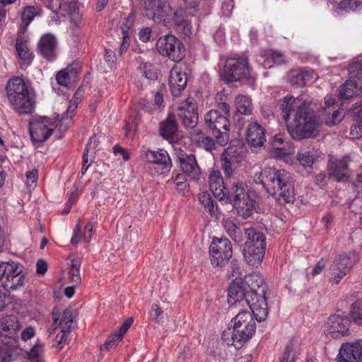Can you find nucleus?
I'll return each mask as SVG.
<instances>
[{"label": "nucleus", "instance_id": "obj_1", "mask_svg": "<svg viewBox=\"0 0 362 362\" xmlns=\"http://www.w3.org/2000/svg\"><path fill=\"white\" fill-rule=\"evenodd\" d=\"M254 181L260 184L280 204L294 201V185L289 173L285 170L267 167L254 175Z\"/></svg>", "mask_w": 362, "mask_h": 362}, {"label": "nucleus", "instance_id": "obj_2", "mask_svg": "<svg viewBox=\"0 0 362 362\" xmlns=\"http://www.w3.org/2000/svg\"><path fill=\"white\" fill-rule=\"evenodd\" d=\"M320 122L316 115L309 111V107H305L295 112L292 120L287 123V129L293 139H309L315 135Z\"/></svg>", "mask_w": 362, "mask_h": 362}, {"label": "nucleus", "instance_id": "obj_3", "mask_svg": "<svg viewBox=\"0 0 362 362\" xmlns=\"http://www.w3.org/2000/svg\"><path fill=\"white\" fill-rule=\"evenodd\" d=\"M255 315L250 311L243 310L239 312L232 320L233 331L230 328L224 331L223 337L227 334L231 337L232 345L236 349H240L243 344L250 340L256 330V324L254 320Z\"/></svg>", "mask_w": 362, "mask_h": 362}, {"label": "nucleus", "instance_id": "obj_4", "mask_svg": "<svg viewBox=\"0 0 362 362\" xmlns=\"http://www.w3.org/2000/svg\"><path fill=\"white\" fill-rule=\"evenodd\" d=\"M246 288L249 290L251 294L250 297L254 299H250L253 308V314L258 322L264 321L268 314V307L266 299V286L263 278L259 274H251L245 277L243 280Z\"/></svg>", "mask_w": 362, "mask_h": 362}, {"label": "nucleus", "instance_id": "obj_5", "mask_svg": "<svg viewBox=\"0 0 362 362\" xmlns=\"http://www.w3.org/2000/svg\"><path fill=\"white\" fill-rule=\"evenodd\" d=\"M6 93L10 103L19 114H28L34 109L33 97L21 78L16 77L8 81Z\"/></svg>", "mask_w": 362, "mask_h": 362}, {"label": "nucleus", "instance_id": "obj_6", "mask_svg": "<svg viewBox=\"0 0 362 362\" xmlns=\"http://www.w3.org/2000/svg\"><path fill=\"white\" fill-rule=\"evenodd\" d=\"M231 202L239 216L250 217L256 205L255 194L247 189L243 182H234L231 189Z\"/></svg>", "mask_w": 362, "mask_h": 362}, {"label": "nucleus", "instance_id": "obj_7", "mask_svg": "<svg viewBox=\"0 0 362 362\" xmlns=\"http://www.w3.org/2000/svg\"><path fill=\"white\" fill-rule=\"evenodd\" d=\"M204 123L211 131L216 143L224 146L229 141L230 122L227 116L216 110L209 111L204 116Z\"/></svg>", "mask_w": 362, "mask_h": 362}, {"label": "nucleus", "instance_id": "obj_8", "mask_svg": "<svg viewBox=\"0 0 362 362\" xmlns=\"http://www.w3.org/2000/svg\"><path fill=\"white\" fill-rule=\"evenodd\" d=\"M25 275L23 266L14 261L0 262V281L7 291H14L23 286Z\"/></svg>", "mask_w": 362, "mask_h": 362}, {"label": "nucleus", "instance_id": "obj_9", "mask_svg": "<svg viewBox=\"0 0 362 362\" xmlns=\"http://www.w3.org/2000/svg\"><path fill=\"white\" fill-rule=\"evenodd\" d=\"M221 76L227 83L249 78L250 73L247 60L245 58H228Z\"/></svg>", "mask_w": 362, "mask_h": 362}, {"label": "nucleus", "instance_id": "obj_10", "mask_svg": "<svg viewBox=\"0 0 362 362\" xmlns=\"http://www.w3.org/2000/svg\"><path fill=\"white\" fill-rule=\"evenodd\" d=\"M358 259V255L354 252L336 256L329 267L330 280L338 284Z\"/></svg>", "mask_w": 362, "mask_h": 362}, {"label": "nucleus", "instance_id": "obj_11", "mask_svg": "<svg viewBox=\"0 0 362 362\" xmlns=\"http://www.w3.org/2000/svg\"><path fill=\"white\" fill-rule=\"evenodd\" d=\"M158 52L172 61L180 62L185 57V49L183 44L173 35L160 37L156 42Z\"/></svg>", "mask_w": 362, "mask_h": 362}, {"label": "nucleus", "instance_id": "obj_12", "mask_svg": "<svg viewBox=\"0 0 362 362\" xmlns=\"http://www.w3.org/2000/svg\"><path fill=\"white\" fill-rule=\"evenodd\" d=\"M146 16L156 23L166 25L172 13L169 0H144Z\"/></svg>", "mask_w": 362, "mask_h": 362}, {"label": "nucleus", "instance_id": "obj_13", "mask_svg": "<svg viewBox=\"0 0 362 362\" xmlns=\"http://www.w3.org/2000/svg\"><path fill=\"white\" fill-rule=\"evenodd\" d=\"M211 264L223 267L232 257V245L228 238H214L209 248Z\"/></svg>", "mask_w": 362, "mask_h": 362}, {"label": "nucleus", "instance_id": "obj_14", "mask_svg": "<svg viewBox=\"0 0 362 362\" xmlns=\"http://www.w3.org/2000/svg\"><path fill=\"white\" fill-rule=\"evenodd\" d=\"M29 132L34 144H42L53 133L54 125L47 117L32 118L29 124Z\"/></svg>", "mask_w": 362, "mask_h": 362}, {"label": "nucleus", "instance_id": "obj_15", "mask_svg": "<svg viewBox=\"0 0 362 362\" xmlns=\"http://www.w3.org/2000/svg\"><path fill=\"white\" fill-rule=\"evenodd\" d=\"M250 295L243 280L236 279L233 281L228 288V302L230 305H235L237 303L242 306L247 305L253 313V308L251 306L252 303L250 302V299L254 298H251Z\"/></svg>", "mask_w": 362, "mask_h": 362}, {"label": "nucleus", "instance_id": "obj_16", "mask_svg": "<svg viewBox=\"0 0 362 362\" xmlns=\"http://www.w3.org/2000/svg\"><path fill=\"white\" fill-rule=\"evenodd\" d=\"M21 325L16 316L10 315L0 320V335L4 339H9L10 342H5L11 346L19 345V331Z\"/></svg>", "mask_w": 362, "mask_h": 362}, {"label": "nucleus", "instance_id": "obj_17", "mask_svg": "<svg viewBox=\"0 0 362 362\" xmlns=\"http://www.w3.org/2000/svg\"><path fill=\"white\" fill-rule=\"evenodd\" d=\"M141 157L147 163L156 165L160 169V173H168L172 168L171 158L167 151L160 148L158 151L143 149Z\"/></svg>", "mask_w": 362, "mask_h": 362}, {"label": "nucleus", "instance_id": "obj_18", "mask_svg": "<svg viewBox=\"0 0 362 362\" xmlns=\"http://www.w3.org/2000/svg\"><path fill=\"white\" fill-rule=\"evenodd\" d=\"M279 108L282 112L283 119L287 123L290 116H293L295 112L300 109L309 107V103L302 97L294 98L291 95H287L279 101Z\"/></svg>", "mask_w": 362, "mask_h": 362}, {"label": "nucleus", "instance_id": "obj_19", "mask_svg": "<svg viewBox=\"0 0 362 362\" xmlns=\"http://www.w3.org/2000/svg\"><path fill=\"white\" fill-rule=\"evenodd\" d=\"M178 116L183 124L188 128L194 127L198 122L197 104L193 98H187L178 109Z\"/></svg>", "mask_w": 362, "mask_h": 362}, {"label": "nucleus", "instance_id": "obj_20", "mask_svg": "<svg viewBox=\"0 0 362 362\" xmlns=\"http://www.w3.org/2000/svg\"><path fill=\"white\" fill-rule=\"evenodd\" d=\"M350 325L351 321L346 316L334 315L327 322V332L334 338L348 335Z\"/></svg>", "mask_w": 362, "mask_h": 362}, {"label": "nucleus", "instance_id": "obj_21", "mask_svg": "<svg viewBox=\"0 0 362 362\" xmlns=\"http://www.w3.org/2000/svg\"><path fill=\"white\" fill-rule=\"evenodd\" d=\"M339 362H362V344L360 340L344 344L337 356Z\"/></svg>", "mask_w": 362, "mask_h": 362}, {"label": "nucleus", "instance_id": "obj_22", "mask_svg": "<svg viewBox=\"0 0 362 362\" xmlns=\"http://www.w3.org/2000/svg\"><path fill=\"white\" fill-rule=\"evenodd\" d=\"M350 161L349 156L341 159L331 157L328 164L329 175L338 182L346 181L349 178L348 164Z\"/></svg>", "mask_w": 362, "mask_h": 362}, {"label": "nucleus", "instance_id": "obj_23", "mask_svg": "<svg viewBox=\"0 0 362 362\" xmlns=\"http://www.w3.org/2000/svg\"><path fill=\"white\" fill-rule=\"evenodd\" d=\"M241 159L240 153H237L236 148L229 147L224 150L221 156V168L225 175L231 177Z\"/></svg>", "mask_w": 362, "mask_h": 362}, {"label": "nucleus", "instance_id": "obj_24", "mask_svg": "<svg viewBox=\"0 0 362 362\" xmlns=\"http://www.w3.org/2000/svg\"><path fill=\"white\" fill-rule=\"evenodd\" d=\"M246 141L252 147H261L266 141L264 129L257 122H252L247 126Z\"/></svg>", "mask_w": 362, "mask_h": 362}, {"label": "nucleus", "instance_id": "obj_25", "mask_svg": "<svg viewBox=\"0 0 362 362\" xmlns=\"http://www.w3.org/2000/svg\"><path fill=\"white\" fill-rule=\"evenodd\" d=\"M187 75L178 66H174L170 72L169 87L172 94L178 96L187 86Z\"/></svg>", "mask_w": 362, "mask_h": 362}, {"label": "nucleus", "instance_id": "obj_26", "mask_svg": "<svg viewBox=\"0 0 362 362\" xmlns=\"http://www.w3.org/2000/svg\"><path fill=\"white\" fill-rule=\"evenodd\" d=\"M16 50L19 59L22 62L21 69H25L33 60V53L28 45V38L23 33L18 35L16 42Z\"/></svg>", "mask_w": 362, "mask_h": 362}, {"label": "nucleus", "instance_id": "obj_27", "mask_svg": "<svg viewBox=\"0 0 362 362\" xmlns=\"http://www.w3.org/2000/svg\"><path fill=\"white\" fill-rule=\"evenodd\" d=\"M209 185L214 196L219 200L228 199V192L223 185V179L218 170H213L209 177Z\"/></svg>", "mask_w": 362, "mask_h": 362}, {"label": "nucleus", "instance_id": "obj_28", "mask_svg": "<svg viewBox=\"0 0 362 362\" xmlns=\"http://www.w3.org/2000/svg\"><path fill=\"white\" fill-rule=\"evenodd\" d=\"M334 103L335 100L332 96L325 98L326 107L323 109L324 113L320 115L321 122L329 126L334 125L341 120L339 111L334 107Z\"/></svg>", "mask_w": 362, "mask_h": 362}, {"label": "nucleus", "instance_id": "obj_29", "mask_svg": "<svg viewBox=\"0 0 362 362\" xmlns=\"http://www.w3.org/2000/svg\"><path fill=\"white\" fill-rule=\"evenodd\" d=\"M57 46V39L51 34L42 35L38 42V47L41 54L48 61H52L55 58V49Z\"/></svg>", "mask_w": 362, "mask_h": 362}, {"label": "nucleus", "instance_id": "obj_30", "mask_svg": "<svg viewBox=\"0 0 362 362\" xmlns=\"http://www.w3.org/2000/svg\"><path fill=\"white\" fill-rule=\"evenodd\" d=\"M315 76L316 74L313 70H293L288 75V81L292 86L303 87Z\"/></svg>", "mask_w": 362, "mask_h": 362}, {"label": "nucleus", "instance_id": "obj_31", "mask_svg": "<svg viewBox=\"0 0 362 362\" xmlns=\"http://www.w3.org/2000/svg\"><path fill=\"white\" fill-rule=\"evenodd\" d=\"M265 254V247H244L243 255L246 262L253 267H257L261 264Z\"/></svg>", "mask_w": 362, "mask_h": 362}, {"label": "nucleus", "instance_id": "obj_32", "mask_svg": "<svg viewBox=\"0 0 362 362\" xmlns=\"http://www.w3.org/2000/svg\"><path fill=\"white\" fill-rule=\"evenodd\" d=\"M185 11L182 8H179L172 11L168 21L166 24L173 22L176 26L177 30L182 31L185 35L191 33L192 26L187 19L185 18Z\"/></svg>", "mask_w": 362, "mask_h": 362}, {"label": "nucleus", "instance_id": "obj_33", "mask_svg": "<svg viewBox=\"0 0 362 362\" xmlns=\"http://www.w3.org/2000/svg\"><path fill=\"white\" fill-rule=\"evenodd\" d=\"M245 235L247 240L244 247H265L266 238L262 233L257 231L254 228H250L245 230Z\"/></svg>", "mask_w": 362, "mask_h": 362}, {"label": "nucleus", "instance_id": "obj_34", "mask_svg": "<svg viewBox=\"0 0 362 362\" xmlns=\"http://www.w3.org/2000/svg\"><path fill=\"white\" fill-rule=\"evenodd\" d=\"M183 173L189 179L198 180L201 176V171L197 165L195 156L190 154L189 159L184 162L180 165Z\"/></svg>", "mask_w": 362, "mask_h": 362}, {"label": "nucleus", "instance_id": "obj_35", "mask_svg": "<svg viewBox=\"0 0 362 362\" xmlns=\"http://www.w3.org/2000/svg\"><path fill=\"white\" fill-rule=\"evenodd\" d=\"M78 74L77 68L70 65L57 73L56 80L60 86L66 87L69 83L75 81Z\"/></svg>", "mask_w": 362, "mask_h": 362}, {"label": "nucleus", "instance_id": "obj_36", "mask_svg": "<svg viewBox=\"0 0 362 362\" xmlns=\"http://www.w3.org/2000/svg\"><path fill=\"white\" fill-rule=\"evenodd\" d=\"M192 139L194 141L197 145L207 151H211L215 148V142L214 139L204 134L200 130H195L192 134Z\"/></svg>", "mask_w": 362, "mask_h": 362}, {"label": "nucleus", "instance_id": "obj_37", "mask_svg": "<svg viewBox=\"0 0 362 362\" xmlns=\"http://www.w3.org/2000/svg\"><path fill=\"white\" fill-rule=\"evenodd\" d=\"M298 350V344L294 338L291 339L286 345L280 362H294Z\"/></svg>", "mask_w": 362, "mask_h": 362}, {"label": "nucleus", "instance_id": "obj_38", "mask_svg": "<svg viewBox=\"0 0 362 362\" xmlns=\"http://www.w3.org/2000/svg\"><path fill=\"white\" fill-rule=\"evenodd\" d=\"M73 325V315L70 310L66 309L59 318H54V329L59 326L64 332H71Z\"/></svg>", "mask_w": 362, "mask_h": 362}, {"label": "nucleus", "instance_id": "obj_39", "mask_svg": "<svg viewBox=\"0 0 362 362\" xmlns=\"http://www.w3.org/2000/svg\"><path fill=\"white\" fill-rule=\"evenodd\" d=\"M317 158V152L308 148H301L297 154L298 160L304 167H311Z\"/></svg>", "mask_w": 362, "mask_h": 362}, {"label": "nucleus", "instance_id": "obj_40", "mask_svg": "<svg viewBox=\"0 0 362 362\" xmlns=\"http://www.w3.org/2000/svg\"><path fill=\"white\" fill-rule=\"evenodd\" d=\"M198 199L205 210L208 211L211 216L218 217V212L217 206H215L214 202L209 193H200L198 196Z\"/></svg>", "mask_w": 362, "mask_h": 362}, {"label": "nucleus", "instance_id": "obj_41", "mask_svg": "<svg viewBox=\"0 0 362 362\" xmlns=\"http://www.w3.org/2000/svg\"><path fill=\"white\" fill-rule=\"evenodd\" d=\"M177 131V123L172 118H168L160 123V134L165 139H173V135Z\"/></svg>", "mask_w": 362, "mask_h": 362}, {"label": "nucleus", "instance_id": "obj_42", "mask_svg": "<svg viewBox=\"0 0 362 362\" xmlns=\"http://www.w3.org/2000/svg\"><path fill=\"white\" fill-rule=\"evenodd\" d=\"M40 12L41 8L37 6H27L24 7L21 12V21L23 28L25 29L34 19L35 16L39 15Z\"/></svg>", "mask_w": 362, "mask_h": 362}, {"label": "nucleus", "instance_id": "obj_43", "mask_svg": "<svg viewBox=\"0 0 362 362\" xmlns=\"http://www.w3.org/2000/svg\"><path fill=\"white\" fill-rule=\"evenodd\" d=\"M93 230V224L91 223H88L85 226L83 234L80 235V226L78 224H77L76 228L74 229V235L71 239V243L73 245H77L81 238H83L85 242H89L91 239Z\"/></svg>", "mask_w": 362, "mask_h": 362}, {"label": "nucleus", "instance_id": "obj_44", "mask_svg": "<svg viewBox=\"0 0 362 362\" xmlns=\"http://www.w3.org/2000/svg\"><path fill=\"white\" fill-rule=\"evenodd\" d=\"M82 96L83 92L81 88H78L73 97V100L70 102V105L68 107L66 111L63 114L62 119L67 120L71 119L74 115L77 105L78 102L81 101Z\"/></svg>", "mask_w": 362, "mask_h": 362}, {"label": "nucleus", "instance_id": "obj_45", "mask_svg": "<svg viewBox=\"0 0 362 362\" xmlns=\"http://www.w3.org/2000/svg\"><path fill=\"white\" fill-rule=\"evenodd\" d=\"M235 103L237 110L242 115H247L251 112V101L250 98L245 95H238L235 98Z\"/></svg>", "mask_w": 362, "mask_h": 362}, {"label": "nucleus", "instance_id": "obj_46", "mask_svg": "<svg viewBox=\"0 0 362 362\" xmlns=\"http://www.w3.org/2000/svg\"><path fill=\"white\" fill-rule=\"evenodd\" d=\"M358 91L357 86L351 81H346L341 88L339 95L342 100L353 98Z\"/></svg>", "mask_w": 362, "mask_h": 362}, {"label": "nucleus", "instance_id": "obj_47", "mask_svg": "<svg viewBox=\"0 0 362 362\" xmlns=\"http://www.w3.org/2000/svg\"><path fill=\"white\" fill-rule=\"evenodd\" d=\"M362 8V3L358 1L352 0H341L340 1L337 6V11L338 13L344 11H347L350 8L353 11L360 10Z\"/></svg>", "mask_w": 362, "mask_h": 362}, {"label": "nucleus", "instance_id": "obj_48", "mask_svg": "<svg viewBox=\"0 0 362 362\" xmlns=\"http://www.w3.org/2000/svg\"><path fill=\"white\" fill-rule=\"evenodd\" d=\"M44 351V346L40 341L33 346V348L28 353L29 360L33 362H42V355Z\"/></svg>", "mask_w": 362, "mask_h": 362}, {"label": "nucleus", "instance_id": "obj_49", "mask_svg": "<svg viewBox=\"0 0 362 362\" xmlns=\"http://www.w3.org/2000/svg\"><path fill=\"white\" fill-rule=\"evenodd\" d=\"M351 317L355 322L362 325V299H358L352 304Z\"/></svg>", "mask_w": 362, "mask_h": 362}, {"label": "nucleus", "instance_id": "obj_50", "mask_svg": "<svg viewBox=\"0 0 362 362\" xmlns=\"http://www.w3.org/2000/svg\"><path fill=\"white\" fill-rule=\"evenodd\" d=\"M267 59L265 60L264 62V66H272V65L269 64V59H271L274 64H282L286 62L285 57L284 54L279 52L277 51H273L270 50L268 51L267 53Z\"/></svg>", "mask_w": 362, "mask_h": 362}, {"label": "nucleus", "instance_id": "obj_51", "mask_svg": "<svg viewBox=\"0 0 362 362\" xmlns=\"http://www.w3.org/2000/svg\"><path fill=\"white\" fill-rule=\"evenodd\" d=\"M123 335L118 331L112 334L100 346L101 349L110 350L117 346V344L122 339Z\"/></svg>", "mask_w": 362, "mask_h": 362}, {"label": "nucleus", "instance_id": "obj_52", "mask_svg": "<svg viewBox=\"0 0 362 362\" xmlns=\"http://www.w3.org/2000/svg\"><path fill=\"white\" fill-rule=\"evenodd\" d=\"M270 154L272 157L276 159L284 160L285 161L287 160L289 156V153L285 148L275 146L274 145L270 151Z\"/></svg>", "mask_w": 362, "mask_h": 362}, {"label": "nucleus", "instance_id": "obj_53", "mask_svg": "<svg viewBox=\"0 0 362 362\" xmlns=\"http://www.w3.org/2000/svg\"><path fill=\"white\" fill-rule=\"evenodd\" d=\"M349 74L354 78H362V60L352 63L349 68Z\"/></svg>", "mask_w": 362, "mask_h": 362}, {"label": "nucleus", "instance_id": "obj_54", "mask_svg": "<svg viewBox=\"0 0 362 362\" xmlns=\"http://www.w3.org/2000/svg\"><path fill=\"white\" fill-rule=\"evenodd\" d=\"M223 225L228 235L235 231V229L240 226L239 221L235 218H226L223 221Z\"/></svg>", "mask_w": 362, "mask_h": 362}, {"label": "nucleus", "instance_id": "obj_55", "mask_svg": "<svg viewBox=\"0 0 362 362\" xmlns=\"http://www.w3.org/2000/svg\"><path fill=\"white\" fill-rule=\"evenodd\" d=\"M165 92V88L164 85H160L158 90L156 92L154 95V105L156 107H159L163 103V95Z\"/></svg>", "mask_w": 362, "mask_h": 362}, {"label": "nucleus", "instance_id": "obj_56", "mask_svg": "<svg viewBox=\"0 0 362 362\" xmlns=\"http://www.w3.org/2000/svg\"><path fill=\"white\" fill-rule=\"evenodd\" d=\"M144 74L145 77L149 80H155L157 78V71L153 66L151 64H145L144 66Z\"/></svg>", "mask_w": 362, "mask_h": 362}, {"label": "nucleus", "instance_id": "obj_57", "mask_svg": "<svg viewBox=\"0 0 362 362\" xmlns=\"http://www.w3.org/2000/svg\"><path fill=\"white\" fill-rule=\"evenodd\" d=\"M25 176L26 185L29 187H35L37 180V170L33 169L32 170L27 172Z\"/></svg>", "mask_w": 362, "mask_h": 362}, {"label": "nucleus", "instance_id": "obj_58", "mask_svg": "<svg viewBox=\"0 0 362 362\" xmlns=\"http://www.w3.org/2000/svg\"><path fill=\"white\" fill-rule=\"evenodd\" d=\"M35 334V329L30 326L24 329L21 332L19 337V340L21 339L22 341H27L28 340L32 339Z\"/></svg>", "mask_w": 362, "mask_h": 362}, {"label": "nucleus", "instance_id": "obj_59", "mask_svg": "<svg viewBox=\"0 0 362 362\" xmlns=\"http://www.w3.org/2000/svg\"><path fill=\"white\" fill-rule=\"evenodd\" d=\"M70 332H64L61 329V334H58L55 338L57 343V349L61 350L63 348V343L66 340L68 334Z\"/></svg>", "mask_w": 362, "mask_h": 362}, {"label": "nucleus", "instance_id": "obj_60", "mask_svg": "<svg viewBox=\"0 0 362 362\" xmlns=\"http://www.w3.org/2000/svg\"><path fill=\"white\" fill-rule=\"evenodd\" d=\"M234 8V1L233 0H226L223 2L222 5V13L223 15L226 16H229L232 13V11Z\"/></svg>", "mask_w": 362, "mask_h": 362}, {"label": "nucleus", "instance_id": "obj_61", "mask_svg": "<svg viewBox=\"0 0 362 362\" xmlns=\"http://www.w3.org/2000/svg\"><path fill=\"white\" fill-rule=\"evenodd\" d=\"M327 260L324 258H322L315 266L314 269L312 272V275L313 276L320 274L326 267Z\"/></svg>", "mask_w": 362, "mask_h": 362}, {"label": "nucleus", "instance_id": "obj_62", "mask_svg": "<svg viewBox=\"0 0 362 362\" xmlns=\"http://www.w3.org/2000/svg\"><path fill=\"white\" fill-rule=\"evenodd\" d=\"M229 236L236 243H240L243 241V230L240 227V226L235 229V231H233L231 234L229 235Z\"/></svg>", "mask_w": 362, "mask_h": 362}, {"label": "nucleus", "instance_id": "obj_63", "mask_svg": "<svg viewBox=\"0 0 362 362\" xmlns=\"http://www.w3.org/2000/svg\"><path fill=\"white\" fill-rule=\"evenodd\" d=\"M47 271V264L42 259H40L36 263V273L40 275H44Z\"/></svg>", "mask_w": 362, "mask_h": 362}, {"label": "nucleus", "instance_id": "obj_64", "mask_svg": "<svg viewBox=\"0 0 362 362\" xmlns=\"http://www.w3.org/2000/svg\"><path fill=\"white\" fill-rule=\"evenodd\" d=\"M186 177L184 173H175L174 172L172 174V178L171 180H169L168 182L170 183L173 182V184H179L182 182H187L186 181Z\"/></svg>", "mask_w": 362, "mask_h": 362}]
</instances>
